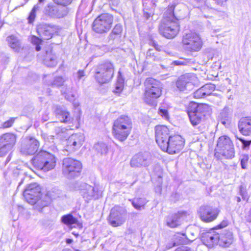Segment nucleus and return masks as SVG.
I'll list each match as a JSON object with an SVG mask.
<instances>
[{"mask_svg":"<svg viewBox=\"0 0 251 251\" xmlns=\"http://www.w3.org/2000/svg\"><path fill=\"white\" fill-rule=\"evenodd\" d=\"M174 8L173 5L168 7L158 26L160 34L167 39L174 38L179 31V20L180 18L175 13Z\"/></svg>","mask_w":251,"mask_h":251,"instance_id":"obj_1","label":"nucleus"},{"mask_svg":"<svg viewBox=\"0 0 251 251\" xmlns=\"http://www.w3.org/2000/svg\"><path fill=\"white\" fill-rule=\"evenodd\" d=\"M84 140V137L80 133L72 134L66 141L65 150L70 152L75 151L81 146Z\"/></svg>","mask_w":251,"mask_h":251,"instance_id":"obj_18","label":"nucleus"},{"mask_svg":"<svg viewBox=\"0 0 251 251\" xmlns=\"http://www.w3.org/2000/svg\"><path fill=\"white\" fill-rule=\"evenodd\" d=\"M94 149L98 153L101 155L105 154L108 151L107 145L103 142H99L94 146Z\"/></svg>","mask_w":251,"mask_h":251,"instance_id":"obj_40","label":"nucleus"},{"mask_svg":"<svg viewBox=\"0 0 251 251\" xmlns=\"http://www.w3.org/2000/svg\"><path fill=\"white\" fill-rule=\"evenodd\" d=\"M42 2L38 1V3L33 6L28 18L29 23H32L34 21L36 17V12L41 8L42 6Z\"/></svg>","mask_w":251,"mask_h":251,"instance_id":"obj_42","label":"nucleus"},{"mask_svg":"<svg viewBox=\"0 0 251 251\" xmlns=\"http://www.w3.org/2000/svg\"><path fill=\"white\" fill-rule=\"evenodd\" d=\"M154 47L156 50L150 49L147 52L146 59L148 61L159 60V58L158 57V52L157 51V50H159L158 45L155 44Z\"/></svg>","mask_w":251,"mask_h":251,"instance_id":"obj_37","label":"nucleus"},{"mask_svg":"<svg viewBox=\"0 0 251 251\" xmlns=\"http://www.w3.org/2000/svg\"><path fill=\"white\" fill-rule=\"evenodd\" d=\"M113 22L112 15L105 13L99 16L93 22V30L98 33H104L111 28Z\"/></svg>","mask_w":251,"mask_h":251,"instance_id":"obj_7","label":"nucleus"},{"mask_svg":"<svg viewBox=\"0 0 251 251\" xmlns=\"http://www.w3.org/2000/svg\"><path fill=\"white\" fill-rule=\"evenodd\" d=\"M238 128L244 135H251V118H243L238 123Z\"/></svg>","mask_w":251,"mask_h":251,"instance_id":"obj_26","label":"nucleus"},{"mask_svg":"<svg viewBox=\"0 0 251 251\" xmlns=\"http://www.w3.org/2000/svg\"><path fill=\"white\" fill-rule=\"evenodd\" d=\"M57 56L52 50L46 51V54L44 59L45 65L49 67H54L57 64Z\"/></svg>","mask_w":251,"mask_h":251,"instance_id":"obj_29","label":"nucleus"},{"mask_svg":"<svg viewBox=\"0 0 251 251\" xmlns=\"http://www.w3.org/2000/svg\"><path fill=\"white\" fill-rule=\"evenodd\" d=\"M42 40L43 39L41 38L37 37L35 36H33L31 37V41L32 44L36 45L35 49L37 51H39L41 50L40 45L41 44Z\"/></svg>","mask_w":251,"mask_h":251,"instance_id":"obj_45","label":"nucleus"},{"mask_svg":"<svg viewBox=\"0 0 251 251\" xmlns=\"http://www.w3.org/2000/svg\"><path fill=\"white\" fill-rule=\"evenodd\" d=\"M228 150L226 149V148L224 149V151H222L221 150L216 151L215 152V156L218 159H222L223 158L225 159H232L234 156V149L233 147V153L231 155L229 154L228 155Z\"/></svg>","mask_w":251,"mask_h":251,"instance_id":"obj_36","label":"nucleus"},{"mask_svg":"<svg viewBox=\"0 0 251 251\" xmlns=\"http://www.w3.org/2000/svg\"><path fill=\"white\" fill-rule=\"evenodd\" d=\"M61 93L65 98L69 101H73L75 99V95L73 92L72 85H65L61 89Z\"/></svg>","mask_w":251,"mask_h":251,"instance_id":"obj_35","label":"nucleus"},{"mask_svg":"<svg viewBox=\"0 0 251 251\" xmlns=\"http://www.w3.org/2000/svg\"><path fill=\"white\" fill-rule=\"evenodd\" d=\"M43 138L45 142H48L49 143L54 142V136L52 135H49L44 134L43 135Z\"/></svg>","mask_w":251,"mask_h":251,"instance_id":"obj_52","label":"nucleus"},{"mask_svg":"<svg viewBox=\"0 0 251 251\" xmlns=\"http://www.w3.org/2000/svg\"><path fill=\"white\" fill-rule=\"evenodd\" d=\"M54 26L47 24H40L37 27V32L40 37L44 40L50 39L54 31Z\"/></svg>","mask_w":251,"mask_h":251,"instance_id":"obj_22","label":"nucleus"},{"mask_svg":"<svg viewBox=\"0 0 251 251\" xmlns=\"http://www.w3.org/2000/svg\"><path fill=\"white\" fill-rule=\"evenodd\" d=\"M129 201H131L133 206L138 210L144 209L145 205L147 202L146 199L142 198H134L133 200H129Z\"/></svg>","mask_w":251,"mask_h":251,"instance_id":"obj_38","label":"nucleus"},{"mask_svg":"<svg viewBox=\"0 0 251 251\" xmlns=\"http://www.w3.org/2000/svg\"><path fill=\"white\" fill-rule=\"evenodd\" d=\"M248 159L249 157L247 155H244L242 158L241 160V165L242 169H245L246 168Z\"/></svg>","mask_w":251,"mask_h":251,"instance_id":"obj_50","label":"nucleus"},{"mask_svg":"<svg viewBox=\"0 0 251 251\" xmlns=\"http://www.w3.org/2000/svg\"><path fill=\"white\" fill-rule=\"evenodd\" d=\"M118 35L114 34L112 33H110L107 38L108 42L110 44L113 43V42L117 38Z\"/></svg>","mask_w":251,"mask_h":251,"instance_id":"obj_53","label":"nucleus"},{"mask_svg":"<svg viewBox=\"0 0 251 251\" xmlns=\"http://www.w3.org/2000/svg\"><path fill=\"white\" fill-rule=\"evenodd\" d=\"M151 163V157L149 152H139L132 157L130 161V165L132 168H147Z\"/></svg>","mask_w":251,"mask_h":251,"instance_id":"obj_13","label":"nucleus"},{"mask_svg":"<svg viewBox=\"0 0 251 251\" xmlns=\"http://www.w3.org/2000/svg\"><path fill=\"white\" fill-rule=\"evenodd\" d=\"M194 97L195 98H198V99L205 97V96L203 93V90H201V87L200 89L196 90L194 93Z\"/></svg>","mask_w":251,"mask_h":251,"instance_id":"obj_48","label":"nucleus"},{"mask_svg":"<svg viewBox=\"0 0 251 251\" xmlns=\"http://www.w3.org/2000/svg\"><path fill=\"white\" fill-rule=\"evenodd\" d=\"M219 232L214 230L202 233L201 235V240L202 243L208 248H212L219 244Z\"/></svg>","mask_w":251,"mask_h":251,"instance_id":"obj_20","label":"nucleus"},{"mask_svg":"<svg viewBox=\"0 0 251 251\" xmlns=\"http://www.w3.org/2000/svg\"><path fill=\"white\" fill-rule=\"evenodd\" d=\"M85 75V73L83 71L79 70L77 73V77L78 79H80Z\"/></svg>","mask_w":251,"mask_h":251,"instance_id":"obj_60","label":"nucleus"},{"mask_svg":"<svg viewBox=\"0 0 251 251\" xmlns=\"http://www.w3.org/2000/svg\"><path fill=\"white\" fill-rule=\"evenodd\" d=\"M181 217L179 214H175L167 219L166 222L168 226L174 228L180 224Z\"/></svg>","mask_w":251,"mask_h":251,"instance_id":"obj_34","label":"nucleus"},{"mask_svg":"<svg viewBox=\"0 0 251 251\" xmlns=\"http://www.w3.org/2000/svg\"><path fill=\"white\" fill-rule=\"evenodd\" d=\"M119 75L118 76L117 80L116 83L115 89L113 90V92L115 93L119 94L123 90L124 79L121 75V72L119 71Z\"/></svg>","mask_w":251,"mask_h":251,"instance_id":"obj_41","label":"nucleus"},{"mask_svg":"<svg viewBox=\"0 0 251 251\" xmlns=\"http://www.w3.org/2000/svg\"><path fill=\"white\" fill-rule=\"evenodd\" d=\"M246 220L249 222H251V208L248 212L246 216Z\"/></svg>","mask_w":251,"mask_h":251,"instance_id":"obj_62","label":"nucleus"},{"mask_svg":"<svg viewBox=\"0 0 251 251\" xmlns=\"http://www.w3.org/2000/svg\"><path fill=\"white\" fill-rule=\"evenodd\" d=\"M240 195L242 197L243 200L247 201L248 200L249 198L248 197L246 191L243 190L241 188L240 190Z\"/></svg>","mask_w":251,"mask_h":251,"instance_id":"obj_55","label":"nucleus"},{"mask_svg":"<svg viewBox=\"0 0 251 251\" xmlns=\"http://www.w3.org/2000/svg\"><path fill=\"white\" fill-rule=\"evenodd\" d=\"M228 222L227 220H224L218 226L220 228H222L228 225Z\"/></svg>","mask_w":251,"mask_h":251,"instance_id":"obj_61","label":"nucleus"},{"mask_svg":"<svg viewBox=\"0 0 251 251\" xmlns=\"http://www.w3.org/2000/svg\"><path fill=\"white\" fill-rule=\"evenodd\" d=\"M44 83L49 86L52 87H60L63 85L65 80L61 76L53 77L50 75H45L43 78Z\"/></svg>","mask_w":251,"mask_h":251,"instance_id":"obj_28","label":"nucleus"},{"mask_svg":"<svg viewBox=\"0 0 251 251\" xmlns=\"http://www.w3.org/2000/svg\"><path fill=\"white\" fill-rule=\"evenodd\" d=\"M182 43L189 51H198L202 47V41L198 34L192 31H186L183 34Z\"/></svg>","mask_w":251,"mask_h":251,"instance_id":"obj_8","label":"nucleus"},{"mask_svg":"<svg viewBox=\"0 0 251 251\" xmlns=\"http://www.w3.org/2000/svg\"><path fill=\"white\" fill-rule=\"evenodd\" d=\"M132 127L131 119L125 115L118 117L113 125V133L115 138L121 142L125 141L129 135Z\"/></svg>","mask_w":251,"mask_h":251,"instance_id":"obj_2","label":"nucleus"},{"mask_svg":"<svg viewBox=\"0 0 251 251\" xmlns=\"http://www.w3.org/2000/svg\"><path fill=\"white\" fill-rule=\"evenodd\" d=\"M61 222L71 228L75 227L76 226L79 228L82 227L81 224L79 223L77 219L71 214L63 216L61 218Z\"/></svg>","mask_w":251,"mask_h":251,"instance_id":"obj_30","label":"nucleus"},{"mask_svg":"<svg viewBox=\"0 0 251 251\" xmlns=\"http://www.w3.org/2000/svg\"><path fill=\"white\" fill-rule=\"evenodd\" d=\"M17 135L8 132L0 136V156H3L11 150L17 141Z\"/></svg>","mask_w":251,"mask_h":251,"instance_id":"obj_10","label":"nucleus"},{"mask_svg":"<svg viewBox=\"0 0 251 251\" xmlns=\"http://www.w3.org/2000/svg\"><path fill=\"white\" fill-rule=\"evenodd\" d=\"M7 41L10 47L16 52H19L22 48L20 40L15 36L11 35L7 37Z\"/></svg>","mask_w":251,"mask_h":251,"instance_id":"obj_33","label":"nucleus"},{"mask_svg":"<svg viewBox=\"0 0 251 251\" xmlns=\"http://www.w3.org/2000/svg\"><path fill=\"white\" fill-rule=\"evenodd\" d=\"M15 118H11L8 121L4 122L2 125V127L4 128L11 127L15 122Z\"/></svg>","mask_w":251,"mask_h":251,"instance_id":"obj_47","label":"nucleus"},{"mask_svg":"<svg viewBox=\"0 0 251 251\" xmlns=\"http://www.w3.org/2000/svg\"><path fill=\"white\" fill-rule=\"evenodd\" d=\"M233 145L230 139L226 136H222L219 138L217 144V148L215 149V151L219 150H221L222 151H224V149L226 148L228 150V155H231L233 153Z\"/></svg>","mask_w":251,"mask_h":251,"instance_id":"obj_24","label":"nucleus"},{"mask_svg":"<svg viewBox=\"0 0 251 251\" xmlns=\"http://www.w3.org/2000/svg\"><path fill=\"white\" fill-rule=\"evenodd\" d=\"M32 162L37 169L48 172L55 167L56 158L53 154L42 150L34 156Z\"/></svg>","mask_w":251,"mask_h":251,"instance_id":"obj_4","label":"nucleus"},{"mask_svg":"<svg viewBox=\"0 0 251 251\" xmlns=\"http://www.w3.org/2000/svg\"><path fill=\"white\" fill-rule=\"evenodd\" d=\"M32 194L42 196L41 187L37 183H31L25 190L23 195L26 201L33 202V201L31 200L32 198L30 197Z\"/></svg>","mask_w":251,"mask_h":251,"instance_id":"obj_25","label":"nucleus"},{"mask_svg":"<svg viewBox=\"0 0 251 251\" xmlns=\"http://www.w3.org/2000/svg\"><path fill=\"white\" fill-rule=\"evenodd\" d=\"M53 1L58 4L66 6L70 4L72 0H53Z\"/></svg>","mask_w":251,"mask_h":251,"instance_id":"obj_49","label":"nucleus"},{"mask_svg":"<svg viewBox=\"0 0 251 251\" xmlns=\"http://www.w3.org/2000/svg\"><path fill=\"white\" fill-rule=\"evenodd\" d=\"M201 87L205 97L210 95L216 89L215 85L212 83L205 84Z\"/></svg>","mask_w":251,"mask_h":251,"instance_id":"obj_44","label":"nucleus"},{"mask_svg":"<svg viewBox=\"0 0 251 251\" xmlns=\"http://www.w3.org/2000/svg\"><path fill=\"white\" fill-rule=\"evenodd\" d=\"M184 141L180 135H176L170 136L167 142V149H161L163 151H167L169 154H174L178 152L183 147Z\"/></svg>","mask_w":251,"mask_h":251,"instance_id":"obj_15","label":"nucleus"},{"mask_svg":"<svg viewBox=\"0 0 251 251\" xmlns=\"http://www.w3.org/2000/svg\"><path fill=\"white\" fill-rule=\"evenodd\" d=\"M44 14L50 18H61L66 15L65 11L53 4H49L44 9Z\"/></svg>","mask_w":251,"mask_h":251,"instance_id":"obj_21","label":"nucleus"},{"mask_svg":"<svg viewBox=\"0 0 251 251\" xmlns=\"http://www.w3.org/2000/svg\"><path fill=\"white\" fill-rule=\"evenodd\" d=\"M232 116V111L227 107H225L221 112L219 116V121L225 126L229 125Z\"/></svg>","mask_w":251,"mask_h":251,"instance_id":"obj_31","label":"nucleus"},{"mask_svg":"<svg viewBox=\"0 0 251 251\" xmlns=\"http://www.w3.org/2000/svg\"><path fill=\"white\" fill-rule=\"evenodd\" d=\"M239 140L242 143L243 148L244 149H246L247 148H249V147L250 146L251 143V141L246 140L243 138H239Z\"/></svg>","mask_w":251,"mask_h":251,"instance_id":"obj_51","label":"nucleus"},{"mask_svg":"<svg viewBox=\"0 0 251 251\" xmlns=\"http://www.w3.org/2000/svg\"><path fill=\"white\" fill-rule=\"evenodd\" d=\"M198 212L199 216L202 221L205 223H210L216 219L220 210L217 208L204 205L200 207Z\"/></svg>","mask_w":251,"mask_h":251,"instance_id":"obj_12","label":"nucleus"},{"mask_svg":"<svg viewBox=\"0 0 251 251\" xmlns=\"http://www.w3.org/2000/svg\"><path fill=\"white\" fill-rule=\"evenodd\" d=\"M122 31V25L120 24H117L112 29L111 33L119 36L121 34Z\"/></svg>","mask_w":251,"mask_h":251,"instance_id":"obj_46","label":"nucleus"},{"mask_svg":"<svg viewBox=\"0 0 251 251\" xmlns=\"http://www.w3.org/2000/svg\"><path fill=\"white\" fill-rule=\"evenodd\" d=\"M190 1L193 3H201V2H202L203 0H190Z\"/></svg>","mask_w":251,"mask_h":251,"instance_id":"obj_63","label":"nucleus"},{"mask_svg":"<svg viewBox=\"0 0 251 251\" xmlns=\"http://www.w3.org/2000/svg\"><path fill=\"white\" fill-rule=\"evenodd\" d=\"M215 3L220 6H225L227 0H214Z\"/></svg>","mask_w":251,"mask_h":251,"instance_id":"obj_59","label":"nucleus"},{"mask_svg":"<svg viewBox=\"0 0 251 251\" xmlns=\"http://www.w3.org/2000/svg\"><path fill=\"white\" fill-rule=\"evenodd\" d=\"M55 113L61 122L67 123L71 120L69 112L61 106H57L56 108Z\"/></svg>","mask_w":251,"mask_h":251,"instance_id":"obj_32","label":"nucleus"},{"mask_svg":"<svg viewBox=\"0 0 251 251\" xmlns=\"http://www.w3.org/2000/svg\"><path fill=\"white\" fill-rule=\"evenodd\" d=\"M114 73L113 65L110 62H105L100 65L96 71L95 79L100 84L109 82Z\"/></svg>","mask_w":251,"mask_h":251,"instance_id":"obj_6","label":"nucleus"},{"mask_svg":"<svg viewBox=\"0 0 251 251\" xmlns=\"http://www.w3.org/2000/svg\"><path fill=\"white\" fill-rule=\"evenodd\" d=\"M210 106L205 103L191 102L188 108L187 113L190 121L193 126L200 124L206 114L211 111Z\"/></svg>","mask_w":251,"mask_h":251,"instance_id":"obj_3","label":"nucleus"},{"mask_svg":"<svg viewBox=\"0 0 251 251\" xmlns=\"http://www.w3.org/2000/svg\"><path fill=\"white\" fill-rule=\"evenodd\" d=\"M39 146V142L36 139L26 137L22 141L21 152L25 155H32L37 151Z\"/></svg>","mask_w":251,"mask_h":251,"instance_id":"obj_14","label":"nucleus"},{"mask_svg":"<svg viewBox=\"0 0 251 251\" xmlns=\"http://www.w3.org/2000/svg\"><path fill=\"white\" fill-rule=\"evenodd\" d=\"M175 246H176V243L172 239V240L170 242L168 243L166 245V249L169 250Z\"/></svg>","mask_w":251,"mask_h":251,"instance_id":"obj_58","label":"nucleus"},{"mask_svg":"<svg viewBox=\"0 0 251 251\" xmlns=\"http://www.w3.org/2000/svg\"><path fill=\"white\" fill-rule=\"evenodd\" d=\"M236 201L239 202L241 201V198L239 197H236L235 198Z\"/></svg>","mask_w":251,"mask_h":251,"instance_id":"obj_64","label":"nucleus"},{"mask_svg":"<svg viewBox=\"0 0 251 251\" xmlns=\"http://www.w3.org/2000/svg\"><path fill=\"white\" fill-rule=\"evenodd\" d=\"M81 169L82 164L80 162L69 157L63 160L62 172L68 178L78 176Z\"/></svg>","mask_w":251,"mask_h":251,"instance_id":"obj_9","label":"nucleus"},{"mask_svg":"<svg viewBox=\"0 0 251 251\" xmlns=\"http://www.w3.org/2000/svg\"><path fill=\"white\" fill-rule=\"evenodd\" d=\"M159 113L161 116L164 117L165 119L168 118V111L166 109H159Z\"/></svg>","mask_w":251,"mask_h":251,"instance_id":"obj_54","label":"nucleus"},{"mask_svg":"<svg viewBox=\"0 0 251 251\" xmlns=\"http://www.w3.org/2000/svg\"><path fill=\"white\" fill-rule=\"evenodd\" d=\"M187 63V60H176L174 61V64L176 65H185Z\"/></svg>","mask_w":251,"mask_h":251,"instance_id":"obj_57","label":"nucleus"},{"mask_svg":"<svg viewBox=\"0 0 251 251\" xmlns=\"http://www.w3.org/2000/svg\"><path fill=\"white\" fill-rule=\"evenodd\" d=\"M42 2L38 1V3L33 6L28 18L29 23H32L34 21L36 17V12L41 8L42 6Z\"/></svg>","mask_w":251,"mask_h":251,"instance_id":"obj_43","label":"nucleus"},{"mask_svg":"<svg viewBox=\"0 0 251 251\" xmlns=\"http://www.w3.org/2000/svg\"><path fill=\"white\" fill-rule=\"evenodd\" d=\"M126 218V210L122 207L115 206L111 210L108 220L111 226L117 227L125 222Z\"/></svg>","mask_w":251,"mask_h":251,"instance_id":"obj_11","label":"nucleus"},{"mask_svg":"<svg viewBox=\"0 0 251 251\" xmlns=\"http://www.w3.org/2000/svg\"><path fill=\"white\" fill-rule=\"evenodd\" d=\"M173 240L176 243V246L179 244H187L189 241L185 234L180 233L176 234Z\"/></svg>","mask_w":251,"mask_h":251,"instance_id":"obj_39","label":"nucleus"},{"mask_svg":"<svg viewBox=\"0 0 251 251\" xmlns=\"http://www.w3.org/2000/svg\"><path fill=\"white\" fill-rule=\"evenodd\" d=\"M192 75L190 74H185L180 76L176 83L177 89L181 92H184L191 88L193 85L191 82Z\"/></svg>","mask_w":251,"mask_h":251,"instance_id":"obj_23","label":"nucleus"},{"mask_svg":"<svg viewBox=\"0 0 251 251\" xmlns=\"http://www.w3.org/2000/svg\"><path fill=\"white\" fill-rule=\"evenodd\" d=\"M31 200L33 201V202L29 201H26L28 203L31 205H34V207L37 210L40 211L43 207L47 206L50 203L51 199H55L56 197L51 194V192H48L47 195L44 196H40L39 195H35L32 194L30 197Z\"/></svg>","mask_w":251,"mask_h":251,"instance_id":"obj_17","label":"nucleus"},{"mask_svg":"<svg viewBox=\"0 0 251 251\" xmlns=\"http://www.w3.org/2000/svg\"><path fill=\"white\" fill-rule=\"evenodd\" d=\"M144 100L148 104L153 105L154 100L159 98L162 93V85L160 81L152 78H148L145 82Z\"/></svg>","mask_w":251,"mask_h":251,"instance_id":"obj_5","label":"nucleus"},{"mask_svg":"<svg viewBox=\"0 0 251 251\" xmlns=\"http://www.w3.org/2000/svg\"><path fill=\"white\" fill-rule=\"evenodd\" d=\"M155 140L161 149H167V142L169 139V130L165 126H157L155 127Z\"/></svg>","mask_w":251,"mask_h":251,"instance_id":"obj_16","label":"nucleus"},{"mask_svg":"<svg viewBox=\"0 0 251 251\" xmlns=\"http://www.w3.org/2000/svg\"><path fill=\"white\" fill-rule=\"evenodd\" d=\"M80 193L87 201L93 199H98L100 196L97 187L86 183H83L81 185Z\"/></svg>","mask_w":251,"mask_h":251,"instance_id":"obj_19","label":"nucleus"},{"mask_svg":"<svg viewBox=\"0 0 251 251\" xmlns=\"http://www.w3.org/2000/svg\"><path fill=\"white\" fill-rule=\"evenodd\" d=\"M219 238L218 243L220 246L223 247H228L233 241V235L231 232L229 231H221L219 232Z\"/></svg>","mask_w":251,"mask_h":251,"instance_id":"obj_27","label":"nucleus"},{"mask_svg":"<svg viewBox=\"0 0 251 251\" xmlns=\"http://www.w3.org/2000/svg\"><path fill=\"white\" fill-rule=\"evenodd\" d=\"M175 251H193L190 248L186 246H181L176 249Z\"/></svg>","mask_w":251,"mask_h":251,"instance_id":"obj_56","label":"nucleus"}]
</instances>
